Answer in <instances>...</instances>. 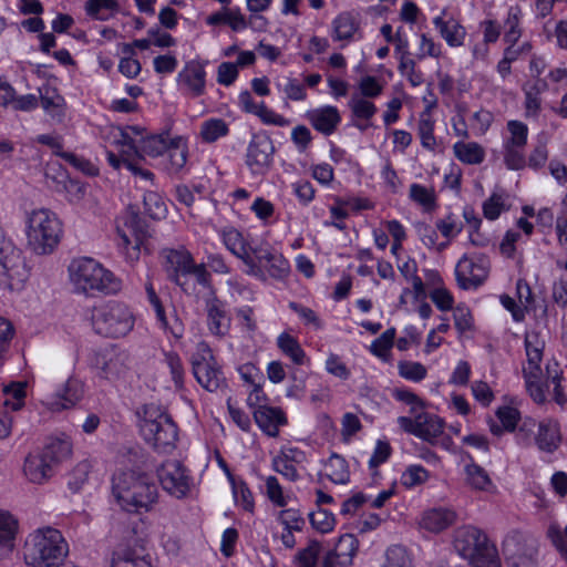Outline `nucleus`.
<instances>
[{"mask_svg": "<svg viewBox=\"0 0 567 567\" xmlns=\"http://www.w3.org/2000/svg\"><path fill=\"white\" fill-rule=\"evenodd\" d=\"M205 310L207 312V326L209 331L217 337L225 336L230 327V318L227 316L223 302L216 295L206 298Z\"/></svg>", "mask_w": 567, "mask_h": 567, "instance_id": "obj_18", "label": "nucleus"}, {"mask_svg": "<svg viewBox=\"0 0 567 567\" xmlns=\"http://www.w3.org/2000/svg\"><path fill=\"white\" fill-rule=\"evenodd\" d=\"M168 146L167 135H151L142 140L141 151L147 156L157 157L166 153Z\"/></svg>", "mask_w": 567, "mask_h": 567, "instance_id": "obj_37", "label": "nucleus"}, {"mask_svg": "<svg viewBox=\"0 0 567 567\" xmlns=\"http://www.w3.org/2000/svg\"><path fill=\"white\" fill-rule=\"evenodd\" d=\"M127 355L124 352L111 353L109 357L97 359L99 375L106 380H115L122 377L126 370L125 361Z\"/></svg>", "mask_w": 567, "mask_h": 567, "instance_id": "obj_27", "label": "nucleus"}, {"mask_svg": "<svg viewBox=\"0 0 567 567\" xmlns=\"http://www.w3.org/2000/svg\"><path fill=\"white\" fill-rule=\"evenodd\" d=\"M524 148L504 144V163L508 169L519 171L526 166Z\"/></svg>", "mask_w": 567, "mask_h": 567, "instance_id": "obj_46", "label": "nucleus"}, {"mask_svg": "<svg viewBox=\"0 0 567 567\" xmlns=\"http://www.w3.org/2000/svg\"><path fill=\"white\" fill-rule=\"evenodd\" d=\"M111 567H152L143 546L118 545L112 555Z\"/></svg>", "mask_w": 567, "mask_h": 567, "instance_id": "obj_17", "label": "nucleus"}, {"mask_svg": "<svg viewBox=\"0 0 567 567\" xmlns=\"http://www.w3.org/2000/svg\"><path fill=\"white\" fill-rule=\"evenodd\" d=\"M548 138L545 134H540L537 140V144L532 151L526 165L529 167L537 169L545 165L548 158V150H547Z\"/></svg>", "mask_w": 567, "mask_h": 567, "instance_id": "obj_44", "label": "nucleus"}, {"mask_svg": "<svg viewBox=\"0 0 567 567\" xmlns=\"http://www.w3.org/2000/svg\"><path fill=\"white\" fill-rule=\"evenodd\" d=\"M92 326L97 334L120 338L126 336L134 326L130 309L118 302H109L94 308L92 311Z\"/></svg>", "mask_w": 567, "mask_h": 567, "instance_id": "obj_9", "label": "nucleus"}, {"mask_svg": "<svg viewBox=\"0 0 567 567\" xmlns=\"http://www.w3.org/2000/svg\"><path fill=\"white\" fill-rule=\"evenodd\" d=\"M509 136L504 141V144L512 146L525 147L527 144L528 127L525 123L512 120L507 123Z\"/></svg>", "mask_w": 567, "mask_h": 567, "instance_id": "obj_38", "label": "nucleus"}, {"mask_svg": "<svg viewBox=\"0 0 567 567\" xmlns=\"http://www.w3.org/2000/svg\"><path fill=\"white\" fill-rule=\"evenodd\" d=\"M54 466L38 451L30 453L24 461L23 472L25 477L34 484H43L52 477Z\"/></svg>", "mask_w": 567, "mask_h": 567, "instance_id": "obj_21", "label": "nucleus"}, {"mask_svg": "<svg viewBox=\"0 0 567 567\" xmlns=\"http://www.w3.org/2000/svg\"><path fill=\"white\" fill-rule=\"evenodd\" d=\"M112 483L116 501L127 512H148L157 502V486L143 473L121 472L113 476Z\"/></svg>", "mask_w": 567, "mask_h": 567, "instance_id": "obj_2", "label": "nucleus"}, {"mask_svg": "<svg viewBox=\"0 0 567 567\" xmlns=\"http://www.w3.org/2000/svg\"><path fill=\"white\" fill-rule=\"evenodd\" d=\"M506 567H543L540 544L533 535L514 530L503 540Z\"/></svg>", "mask_w": 567, "mask_h": 567, "instance_id": "obj_8", "label": "nucleus"}, {"mask_svg": "<svg viewBox=\"0 0 567 567\" xmlns=\"http://www.w3.org/2000/svg\"><path fill=\"white\" fill-rule=\"evenodd\" d=\"M454 152L456 157L466 164H480L484 159V150L477 143H456Z\"/></svg>", "mask_w": 567, "mask_h": 567, "instance_id": "obj_36", "label": "nucleus"}, {"mask_svg": "<svg viewBox=\"0 0 567 567\" xmlns=\"http://www.w3.org/2000/svg\"><path fill=\"white\" fill-rule=\"evenodd\" d=\"M309 519L313 528L320 533H328L332 530L334 526V517L332 513L319 508L316 512L309 514Z\"/></svg>", "mask_w": 567, "mask_h": 567, "instance_id": "obj_52", "label": "nucleus"}, {"mask_svg": "<svg viewBox=\"0 0 567 567\" xmlns=\"http://www.w3.org/2000/svg\"><path fill=\"white\" fill-rule=\"evenodd\" d=\"M254 419L260 430L271 437L278 436L279 426L287 423V417L280 408L267 405H259L254 411Z\"/></svg>", "mask_w": 567, "mask_h": 567, "instance_id": "obj_20", "label": "nucleus"}, {"mask_svg": "<svg viewBox=\"0 0 567 567\" xmlns=\"http://www.w3.org/2000/svg\"><path fill=\"white\" fill-rule=\"evenodd\" d=\"M275 146L267 135H254L246 154V164L252 174H265L272 164Z\"/></svg>", "mask_w": 567, "mask_h": 567, "instance_id": "obj_14", "label": "nucleus"}, {"mask_svg": "<svg viewBox=\"0 0 567 567\" xmlns=\"http://www.w3.org/2000/svg\"><path fill=\"white\" fill-rule=\"evenodd\" d=\"M320 551V543L310 540L308 546L298 553L296 557L297 567H316Z\"/></svg>", "mask_w": 567, "mask_h": 567, "instance_id": "obj_45", "label": "nucleus"}, {"mask_svg": "<svg viewBox=\"0 0 567 567\" xmlns=\"http://www.w3.org/2000/svg\"><path fill=\"white\" fill-rule=\"evenodd\" d=\"M496 416L503 424V427L508 431L513 432L518 422L520 421V413L517 409L512 406H499L496 411Z\"/></svg>", "mask_w": 567, "mask_h": 567, "instance_id": "obj_59", "label": "nucleus"}, {"mask_svg": "<svg viewBox=\"0 0 567 567\" xmlns=\"http://www.w3.org/2000/svg\"><path fill=\"white\" fill-rule=\"evenodd\" d=\"M434 123L430 117H424L422 115L419 122V135L421 138V144L423 147L433 151L436 146V141L434 137Z\"/></svg>", "mask_w": 567, "mask_h": 567, "instance_id": "obj_58", "label": "nucleus"}, {"mask_svg": "<svg viewBox=\"0 0 567 567\" xmlns=\"http://www.w3.org/2000/svg\"><path fill=\"white\" fill-rule=\"evenodd\" d=\"M163 488L176 498L185 497L190 489V478L185 466L177 460L164 462L157 470Z\"/></svg>", "mask_w": 567, "mask_h": 567, "instance_id": "obj_13", "label": "nucleus"}, {"mask_svg": "<svg viewBox=\"0 0 567 567\" xmlns=\"http://www.w3.org/2000/svg\"><path fill=\"white\" fill-rule=\"evenodd\" d=\"M398 369L402 378L414 382H420L426 377V368L420 362L400 361Z\"/></svg>", "mask_w": 567, "mask_h": 567, "instance_id": "obj_51", "label": "nucleus"}, {"mask_svg": "<svg viewBox=\"0 0 567 567\" xmlns=\"http://www.w3.org/2000/svg\"><path fill=\"white\" fill-rule=\"evenodd\" d=\"M272 466L277 473L284 475L291 482L297 481L299 477L296 467L290 463L289 454L276 456L272 460Z\"/></svg>", "mask_w": 567, "mask_h": 567, "instance_id": "obj_60", "label": "nucleus"}, {"mask_svg": "<svg viewBox=\"0 0 567 567\" xmlns=\"http://www.w3.org/2000/svg\"><path fill=\"white\" fill-rule=\"evenodd\" d=\"M83 389L80 381L69 379L64 385L63 392H59L56 398L47 402V405L52 411H61L73 406L82 398Z\"/></svg>", "mask_w": 567, "mask_h": 567, "instance_id": "obj_24", "label": "nucleus"}, {"mask_svg": "<svg viewBox=\"0 0 567 567\" xmlns=\"http://www.w3.org/2000/svg\"><path fill=\"white\" fill-rule=\"evenodd\" d=\"M453 545L457 554L468 559L473 567H502L496 547L476 527L464 526L456 529Z\"/></svg>", "mask_w": 567, "mask_h": 567, "instance_id": "obj_5", "label": "nucleus"}, {"mask_svg": "<svg viewBox=\"0 0 567 567\" xmlns=\"http://www.w3.org/2000/svg\"><path fill=\"white\" fill-rule=\"evenodd\" d=\"M168 279L176 284L186 295L197 297V287L207 291V297L215 296L212 276L205 264H196L193 255L182 249H169L166 254Z\"/></svg>", "mask_w": 567, "mask_h": 567, "instance_id": "obj_1", "label": "nucleus"}, {"mask_svg": "<svg viewBox=\"0 0 567 567\" xmlns=\"http://www.w3.org/2000/svg\"><path fill=\"white\" fill-rule=\"evenodd\" d=\"M429 478V472L421 465H410L401 476V483L408 488L421 485Z\"/></svg>", "mask_w": 567, "mask_h": 567, "instance_id": "obj_49", "label": "nucleus"}, {"mask_svg": "<svg viewBox=\"0 0 567 567\" xmlns=\"http://www.w3.org/2000/svg\"><path fill=\"white\" fill-rule=\"evenodd\" d=\"M177 83L190 96L198 97L205 93L206 72L203 63L192 60L178 73Z\"/></svg>", "mask_w": 567, "mask_h": 567, "instance_id": "obj_16", "label": "nucleus"}, {"mask_svg": "<svg viewBox=\"0 0 567 567\" xmlns=\"http://www.w3.org/2000/svg\"><path fill=\"white\" fill-rule=\"evenodd\" d=\"M393 396L396 400L410 405L411 406L410 413L413 414V416L415 414L422 412V410L424 408L423 401L415 393H413L409 390L395 389L393 392Z\"/></svg>", "mask_w": 567, "mask_h": 567, "instance_id": "obj_61", "label": "nucleus"}, {"mask_svg": "<svg viewBox=\"0 0 567 567\" xmlns=\"http://www.w3.org/2000/svg\"><path fill=\"white\" fill-rule=\"evenodd\" d=\"M55 155L60 156L65 162L71 164L73 167H75L76 169H79L87 175H96L97 174V168L90 161H87L81 156H78L74 153L60 151V152H55Z\"/></svg>", "mask_w": 567, "mask_h": 567, "instance_id": "obj_56", "label": "nucleus"}, {"mask_svg": "<svg viewBox=\"0 0 567 567\" xmlns=\"http://www.w3.org/2000/svg\"><path fill=\"white\" fill-rule=\"evenodd\" d=\"M61 223L49 209H37L28 215L27 240L37 255L51 254L60 241Z\"/></svg>", "mask_w": 567, "mask_h": 567, "instance_id": "obj_7", "label": "nucleus"}, {"mask_svg": "<svg viewBox=\"0 0 567 567\" xmlns=\"http://www.w3.org/2000/svg\"><path fill=\"white\" fill-rule=\"evenodd\" d=\"M228 133V126L226 122L221 118H212L202 125L200 135L206 142H215L221 136H225Z\"/></svg>", "mask_w": 567, "mask_h": 567, "instance_id": "obj_41", "label": "nucleus"}, {"mask_svg": "<svg viewBox=\"0 0 567 567\" xmlns=\"http://www.w3.org/2000/svg\"><path fill=\"white\" fill-rule=\"evenodd\" d=\"M202 348L204 353L192 359L193 373L204 389L214 392L224 384L225 378L210 349L205 344H202Z\"/></svg>", "mask_w": 567, "mask_h": 567, "instance_id": "obj_12", "label": "nucleus"}, {"mask_svg": "<svg viewBox=\"0 0 567 567\" xmlns=\"http://www.w3.org/2000/svg\"><path fill=\"white\" fill-rule=\"evenodd\" d=\"M433 23L449 45L460 47L463 44L466 32L458 21L453 18L444 20L442 17H436Z\"/></svg>", "mask_w": 567, "mask_h": 567, "instance_id": "obj_26", "label": "nucleus"}, {"mask_svg": "<svg viewBox=\"0 0 567 567\" xmlns=\"http://www.w3.org/2000/svg\"><path fill=\"white\" fill-rule=\"evenodd\" d=\"M349 107L353 116L363 120H370L377 113V106L368 99L352 96L349 101Z\"/></svg>", "mask_w": 567, "mask_h": 567, "instance_id": "obj_47", "label": "nucleus"}, {"mask_svg": "<svg viewBox=\"0 0 567 567\" xmlns=\"http://www.w3.org/2000/svg\"><path fill=\"white\" fill-rule=\"evenodd\" d=\"M41 105L53 120L59 122L64 117V99L55 92L45 87L44 92L40 90Z\"/></svg>", "mask_w": 567, "mask_h": 567, "instance_id": "obj_30", "label": "nucleus"}, {"mask_svg": "<svg viewBox=\"0 0 567 567\" xmlns=\"http://www.w3.org/2000/svg\"><path fill=\"white\" fill-rule=\"evenodd\" d=\"M359 90L364 99H373L382 93L383 86L372 75L363 76L359 82Z\"/></svg>", "mask_w": 567, "mask_h": 567, "instance_id": "obj_63", "label": "nucleus"}, {"mask_svg": "<svg viewBox=\"0 0 567 567\" xmlns=\"http://www.w3.org/2000/svg\"><path fill=\"white\" fill-rule=\"evenodd\" d=\"M166 153L168 155L167 169L171 173L181 172L187 161V146L184 140L182 137L171 140Z\"/></svg>", "mask_w": 567, "mask_h": 567, "instance_id": "obj_29", "label": "nucleus"}, {"mask_svg": "<svg viewBox=\"0 0 567 567\" xmlns=\"http://www.w3.org/2000/svg\"><path fill=\"white\" fill-rule=\"evenodd\" d=\"M311 125L324 135H331L341 121L339 111L334 106H323L307 114Z\"/></svg>", "mask_w": 567, "mask_h": 567, "instance_id": "obj_22", "label": "nucleus"}, {"mask_svg": "<svg viewBox=\"0 0 567 567\" xmlns=\"http://www.w3.org/2000/svg\"><path fill=\"white\" fill-rule=\"evenodd\" d=\"M456 514L447 508H433L424 513L421 525L425 529L440 533L454 524Z\"/></svg>", "mask_w": 567, "mask_h": 567, "instance_id": "obj_25", "label": "nucleus"}, {"mask_svg": "<svg viewBox=\"0 0 567 567\" xmlns=\"http://www.w3.org/2000/svg\"><path fill=\"white\" fill-rule=\"evenodd\" d=\"M539 375L540 374L525 372L524 379L530 398L535 403L543 404L546 402V394L543 385L539 382Z\"/></svg>", "mask_w": 567, "mask_h": 567, "instance_id": "obj_57", "label": "nucleus"}, {"mask_svg": "<svg viewBox=\"0 0 567 567\" xmlns=\"http://www.w3.org/2000/svg\"><path fill=\"white\" fill-rule=\"evenodd\" d=\"M410 197L412 200L422 205L425 210L431 212L435 208V194L420 184H412L410 187Z\"/></svg>", "mask_w": 567, "mask_h": 567, "instance_id": "obj_43", "label": "nucleus"}, {"mask_svg": "<svg viewBox=\"0 0 567 567\" xmlns=\"http://www.w3.org/2000/svg\"><path fill=\"white\" fill-rule=\"evenodd\" d=\"M264 271H266L272 279L282 281L290 274V265L281 254H278L270 259V262L262 267V272Z\"/></svg>", "mask_w": 567, "mask_h": 567, "instance_id": "obj_39", "label": "nucleus"}, {"mask_svg": "<svg viewBox=\"0 0 567 567\" xmlns=\"http://www.w3.org/2000/svg\"><path fill=\"white\" fill-rule=\"evenodd\" d=\"M488 276V266L485 259L474 261L463 256L456 265L455 277L462 289L480 287Z\"/></svg>", "mask_w": 567, "mask_h": 567, "instance_id": "obj_15", "label": "nucleus"}, {"mask_svg": "<svg viewBox=\"0 0 567 567\" xmlns=\"http://www.w3.org/2000/svg\"><path fill=\"white\" fill-rule=\"evenodd\" d=\"M395 329L389 328L371 344V352L379 358H384L394 343Z\"/></svg>", "mask_w": 567, "mask_h": 567, "instance_id": "obj_53", "label": "nucleus"}, {"mask_svg": "<svg viewBox=\"0 0 567 567\" xmlns=\"http://www.w3.org/2000/svg\"><path fill=\"white\" fill-rule=\"evenodd\" d=\"M525 348H526L528 368H525L523 370V373L525 374V372H527V373L540 374L542 370H540L539 363L543 359V347L539 346L537 334H533V336L527 334L526 336Z\"/></svg>", "mask_w": 567, "mask_h": 567, "instance_id": "obj_31", "label": "nucleus"}, {"mask_svg": "<svg viewBox=\"0 0 567 567\" xmlns=\"http://www.w3.org/2000/svg\"><path fill=\"white\" fill-rule=\"evenodd\" d=\"M537 429L538 422L536 420L532 417L523 419L517 427V442L524 446H530L535 441Z\"/></svg>", "mask_w": 567, "mask_h": 567, "instance_id": "obj_48", "label": "nucleus"}, {"mask_svg": "<svg viewBox=\"0 0 567 567\" xmlns=\"http://www.w3.org/2000/svg\"><path fill=\"white\" fill-rule=\"evenodd\" d=\"M382 567H412V560L404 547L395 545L388 548Z\"/></svg>", "mask_w": 567, "mask_h": 567, "instance_id": "obj_42", "label": "nucleus"}, {"mask_svg": "<svg viewBox=\"0 0 567 567\" xmlns=\"http://www.w3.org/2000/svg\"><path fill=\"white\" fill-rule=\"evenodd\" d=\"M141 432L145 441L158 453H171L176 447L178 427L173 417L159 405H144Z\"/></svg>", "mask_w": 567, "mask_h": 567, "instance_id": "obj_4", "label": "nucleus"}, {"mask_svg": "<svg viewBox=\"0 0 567 567\" xmlns=\"http://www.w3.org/2000/svg\"><path fill=\"white\" fill-rule=\"evenodd\" d=\"M466 482L475 489L488 491L493 487L492 480L488 473L475 463L465 466Z\"/></svg>", "mask_w": 567, "mask_h": 567, "instance_id": "obj_35", "label": "nucleus"}, {"mask_svg": "<svg viewBox=\"0 0 567 567\" xmlns=\"http://www.w3.org/2000/svg\"><path fill=\"white\" fill-rule=\"evenodd\" d=\"M266 494L268 498L277 506L284 507L287 502L282 493V487L277 477L268 476L266 480Z\"/></svg>", "mask_w": 567, "mask_h": 567, "instance_id": "obj_64", "label": "nucleus"}, {"mask_svg": "<svg viewBox=\"0 0 567 567\" xmlns=\"http://www.w3.org/2000/svg\"><path fill=\"white\" fill-rule=\"evenodd\" d=\"M278 519L285 526V529L302 530L306 520L298 509L288 508L279 512Z\"/></svg>", "mask_w": 567, "mask_h": 567, "instance_id": "obj_55", "label": "nucleus"}, {"mask_svg": "<svg viewBox=\"0 0 567 567\" xmlns=\"http://www.w3.org/2000/svg\"><path fill=\"white\" fill-rule=\"evenodd\" d=\"M547 535L567 564V525L565 528H560L557 525H550L547 530Z\"/></svg>", "mask_w": 567, "mask_h": 567, "instance_id": "obj_54", "label": "nucleus"}, {"mask_svg": "<svg viewBox=\"0 0 567 567\" xmlns=\"http://www.w3.org/2000/svg\"><path fill=\"white\" fill-rule=\"evenodd\" d=\"M327 467L329 471L327 477L331 482L336 484H346L349 481L350 474L348 471V464L342 456L333 453L327 462Z\"/></svg>", "mask_w": 567, "mask_h": 567, "instance_id": "obj_34", "label": "nucleus"}, {"mask_svg": "<svg viewBox=\"0 0 567 567\" xmlns=\"http://www.w3.org/2000/svg\"><path fill=\"white\" fill-rule=\"evenodd\" d=\"M120 246L127 250L130 258H138L141 246L150 237L146 221L134 207L130 206L116 227Z\"/></svg>", "mask_w": 567, "mask_h": 567, "instance_id": "obj_10", "label": "nucleus"}, {"mask_svg": "<svg viewBox=\"0 0 567 567\" xmlns=\"http://www.w3.org/2000/svg\"><path fill=\"white\" fill-rule=\"evenodd\" d=\"M560 426L556 420L545 419L538 422L537 433L535 434V445L539 451L554 453L560 445Z\"/></svg>", "mask_w": 567, "mask_h": 567, "instance_id": "obj_19", "label": "nucleus"}, {"mask_svg": "<svg viewBox=\"0 0 567 567\" xmlns=\"http://www.w3.org/2000/svg\"><path fill=\"white\" fill-rule=\"evenodd\" d=\"M18 529V519L10 512L0 509V559L13 551Z\"/></svg>", "mask_w": 567, "mask_h": 567, "instance_id": "obj_23", "label": "nucleus"}, {"mask_svg": "<svg viewBox=\"0 0 567 567\" xmlns=\"http://www.w3.org/2000/svg\"><path fill=\"white\" fill-rule=\"evenodd\" d=\"M68 554L69 546L61 532L43 527L27 539L24 559L32 567H52L58 566Z\"/></svg>", "mask_w": 567, "mask_h": 567, "instance_id": "obj_3", "label": "nucleus"}, {"mask_svg": "<svg viewBox=\"0 0 567 567\" xmlns=\"http://www.w3.org/2000/svg\"><path fill=\"white\" fill-rule=\"evenodd\" d=\"M277 344L282 353L289 357L293 363H303L306 353L296 338L288 333H281L277 339Z\"/></svg>", "mask_w": 567, "mask_h": 567, "instance_id": "obj_33", "label": "nucleus"}, {"mask_svg": "<svg viewBox=\"0 0 567 567\" xmlns=\"http://www.w3.org/2000/svg\"><path fill=\"white\" fill-rule=\"evenodd\" d=\"M69 270L72 282L82 292L115 293L121 289V281L92 258L73 260Z\"/></svg>", "mask_w": 567, "mask_h": 567, "instance_id": "obj_6", "label": "nucleus"}, {"mask_svg": "<svg viewBox=\"0 0 567 567\" xmlns=\"http://www.w3.org/2000/svg\"><path fill=\"white\" fill-rule=\"evenodd\" d=\"M223 240L226 247L235 255H240L250 246L243 237V234L235 228H228L223 231Z\"/></svg>", "mask_w": 567, "mask_h": 567, "instance_id": "obj_50", "label": "nucleus"}, {"mask_svg": "<svg viewBox=\"0 0 567 567\" xmlns=\"http://www.w3.org/2000/svg\"><path fill=\"white\" fill-rule=\"evenodd\" d=\"M359 29L358 20L350 12H342L333 20L334 39L350 40Z\"/></svg>", "mask_w": 567, "mask_h": 567, "instance_id": "obj_32", "label": "nucleus"}, {"mask_svg": "<svg viewBox=\"0 0 567 567\" xmlns=\"http://www.w3.org/2000/svg\"><path fill=\"white\" fill-rule=\"evenodd\" d=\"M40 452L55 467L71 456L72 444L66 439H55L48 443Z\"/></svg>", "mask_w": 567, "mask_h": 567, "instance_id": "obj_28", "label": "nucleus"}, {"mask_svg": "<svg viewBox=\"0 0 567 567\" xmlns=\"http://www.w3.org/2000/svg\"><path fill=\"white\" fill-rule=\"evenodd\" d=\"M117 0H87L85 4L86 13L97 20H104L101 14L102 10L117 9Z\"/></svg>", "mask_w": 567, "mask_h": 567, "instance_id": "obj_62", "label": "nucleus"}, {"mask_svg": "<svg viewBox=\"0 0 567 567\" xmlns=\"http://www.w3.org/2000/svg\"><path fill=\"white\" fill-rule=\"evenodd\" d=\"M358 549V539L352 534H344L340 536L334 548L331 549L336 556L342 558L349 564Z\"/></svg>", "mask_w": 567, "mask_h": 567, "instance_id": "obj_40", "label": "nucleus"}, {"mask_svg": "<svg viewBox=\"0 0 567 567\" xmlns=\"http://www.w3.org/2000/svg\"><path fill=\"white\" fill-rule=\"evenodd\" d=\"M400 427L410 434H413L431 444L443 433L444 423L436 415L420 412L413 417L399 416Z\"/></svg>", "mask_w": 567, "mask_h": 567, "instance_id": "obj_11", "label": "nucleus"}]
</instances>
